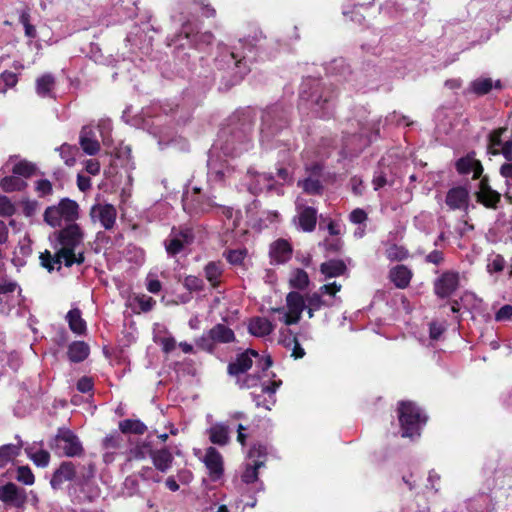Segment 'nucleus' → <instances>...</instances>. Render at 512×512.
<instances>
[{
    "label": "nucleus",
    "mask_w": 512,
    "mask_h": 512,
    "mask_svg": "<svg viewBox=\"0 0 512 512\" xmlns=\"http://www.w3.org/2000/svg\"><path fill=\"white\" fill-rule=\"evenodd\" d=\"M334 97H336V90L332 84H325L317 79H307L301 86L300 98L312 106L323 108L324 104Z\"/></svg>",
    "instance_id": "f257e3e1"
},
{
    "label": "nucleus",
    "mask_w": 512,
    "mask_h": 512,
    "mask_svg": "<svg viewBox=\"0 0 512 512\" xmlns=\"http://www.w3.org/2000/svg\"><path fill=\"white\" fill-rule=\"evenodd\" d=\"M398 412L402 437L419 436V431L427 420L426 416L421 414L420 409L414 403L406 401L400 403Z\"/></svg>",
    "instance_id": "f03ea898"
},
{
    "label": "nucleus",
    "mask_w": 512,
    "mask_h": 512,
    "mask_svg": "<svg viewBox=\"0 0 512 512\" xmlns=\"http://www.w3.org/2000/svg\"><path fill=\"white\" fill-rule=\"evenodd\" d=\"M287 125V111L283 106L274 104L262 112L260 132L262 138L270 139Z\"/></svg>",
    "instance_id": "7ed1b4c3"
},
{
    "label": "nucleus",
    "mask_w": 512,
    "mask_h": 512,
    "mask_svg": "<svg viewBox=\"0 0 512 512\" xmlns=\"http://www.w3.org/2000/svg\"><path fill=\"white\" fill-rule=\"evenodd\" d=\"M56 237L60 248L52 257L64 256L65 254L75 251L83 242L84 233L80 226L76 223H70L60 231L56 232Z\"/></svg>",
    "instance_id": "20e7f679"
},
{
    "label": "nucleus",
    "mask_w": 512,
    "mask_h": 512,
    "mask_svg": "<svg viewBox=\"0 0 512 512\" xmlns=\"http://www.w3.org/2000/svg\"><path fill=\"white\" fill-rule=\"evenodd\" d=\"M51 446H55L68 457L79 456L83 451L78 437L72 431L63 428L58 430Z\"/></svg>",
    "instance_id": "39448f33"
},
{
    "label": "nucleus",
    "mask_w": 512,
    "mask_h": 512,
    "mask_svg": "<svg viewBox=\"0 0 512 512\" xmlns=\"http://www.w3.org/2000/svg\"><path fill=\"white\" fill-rule=\"evenodd\" d=\"M41 265L46 268L49 272L54 269V265H58V270L61 268V263L64 261L66 267H71L73 264H82L85 261L83 252L78 254L75 251H71L64 256L52 257V254L46 250L40 255Z\"/></svg>",
    "instance_id": "423d86ee"
},
{
    "label": "nucleus",
    "mask_w": 512,
    "mask_h": 512,
    "mask_svg": "<svg viewBox=\"0 0 512 512\" xmlns=\"http://www.w3.org/2000/svg\"><path fill=\"white\" fill-rule=\"evenodd\" d=\"M194 240V235L190 229L175 230L172 229L169 239L165 241V248L169 255H176L181 252L185 246L190 245Z\"/></svg>",
    "instance_id": "0eeeda50"
},
{
    "label": "nucleus",
    "mask_w": 512,
    "mask_h": 512,
    "mask_svg": "<svg viewBox=\"0 0 512 512\" xmlns=\"http://www.w3.org/2000/svg\"><path fill=\"white\" fill-rule=\"evenodd\" d=\"M117 212L111 204H95L90 210V217L93 222L99 221L106 230L113 228Z\"/></svg>",
    "instance_id": "6e6552de"
},
{
    "label": "nucleus",
    "mask_w": 512,
    "mask_h": 512,
    "mask_svg": "<svg viewBox=\"0 0 512 512\" xmlns=\"http://www.w3.org/2000/svg\"><path fill=\"white\" fill-rule=\"evenodd\" d=\"M230 124L232 126L233 137L241 139L246 137L252 130L253 117L249 110L240 111L235 113L230 118Z\"/></svg>",
    "instance_id": "1a4fd4ad"
},
{
    "label": "nucleus",
    "mask_w": 512,
    "mask_h": 512,
    "mask_svg": "<svg viewBox=\"0 0 512 512\" xmlns=\"http://www.w3.org/2000/svg\"><path fill=\"white\" fill-rule=\"evenodd\" d=\"M459 286V275L456 272H444L434 283V291L440 298H446Z\"/></svg>",
    "instance_id": "9d476101"
},
{
    "label": "nucleus",
    "mask_w": 512,
    "mask_h": 512,
    "mask_svg": "<svg viewBox=\"0 0 512 512\" xmlns=\"http://www.w3.org/2000/svg\"><path fill=\"white\" fill-rule=\"evenodd\" d=\"M66 481H74L77 485V469L73 462L65 461L54 472L50 484L53 489H59Z\"/></svg>",
    "instance_id": "9b49d317"
},
{
    "label": "nucleus",
    "mask_w": 512,
    "mask_h": 512,
    "mask_svg": "<svg viewBox=\"0 0 512 512\" xmlns=\"http://www.w3.org/2000/svg\"><path fill=\"white\" fill-rule=\"evenodd\" d=\"M476 199L487 208L495 209L497 207L500 201V194L489 186L487 177L481 179L479 191L476 192Z\"/></svg>",
    "instance_id": "f8f14e48"
},
{
    "label": "nucleus",
    "mask_w": 512,
    "mask_h": 512,
    "mask_svg": "<svg viewBox=\"0 0 512 512\" xmlns=\"http://www.w3.org/2000/svg\"><path fill=\"white\" fill-rule=\"evenodd\" d=\"M0 500L12 504L16 507H22L27 497L23 490H19L18 487L13 483H8L0 487Z\"/></svg>",
    "instance_id": "ddd939ff"
},
{
    "label": "nucleus",
    "mask_w": 512,
    "mask_h": 512,
    "mask_svg": "<svg viewBox=\"0 0 512 512\" xmlns=\"http://www.w3.org/2000/svg\"><path fill=\"white\" fill-rule=\"evenodd\" d=\"M79 144L82 150L88 155H95L100 151V143L91 126L82 127L79 135Z\"/></svg>",
    "instance_id": "4468645a"
},
{
    "label": "nucleus",
    "mask_w": 512,
    "mask_h": 512,
    "mask_svg": "<svg viewBox=\"0 0 512 512\" xmlns=\"http://www.w3.org/2000/svg\"><path fill=\"white\" fill-rule=\"evenodd\" d=\"M148 455L158 471L166 473L172 467L174 457L168 448L149 449Z\"/></svg>",
    "instance_id": "2eb2a0df"
},
{
    "label": "nucleus",
    "mask_w": 512,
    "mask_h": 512,
    "mask_svg": "<svg viewBox=\"0 0 512 512\" xmlns=\"http://www.w3.org/2000/svg\"><path fill=\"white\" fill-rule=\"evenodd\" d=\"M204 463L212 479L216 480L222 476L223 459L221 454L214 447L207 448Z\"/></svg>",
    "instance_id": "dca6fc26"
},
{
    "label": "nucleus",
    "mask_w": 512,
    "mask_h": 512,
    "mask_svg": "<svg viewBox=\"0 0 512 512\" xmlns=\"http://www.w3.org/2000/svg\"><path fill=\"white\" fill-rule=\"evenodd\" d=\"M252 356L258 357L259 354L253 349H248L244 353L238 355L236 360L228 365V373L230 375L245 373L252 366Z\"/></svg>",
    "instance_id": "f3484780"
},
{
    "label": "nucleus",
    "mask_w": 512,
    "mask_h": 512,
    "mask_svg": "<svg viewBox=\"0 0 512 512\" xmlns=\"http://www.w3.org/2000/svg\"><path fill=\"white\" fill-rule=\"evenodd\" d=\"M469 192L464 187H455L448 191L446 204L451 209H467Z\"/></svg>",
    "instance_id": "a211bd4d"
},
{
    "label": "nucleus",
    "mask_w": 512,
    "mask_h": 512,
    "mask_svg": "<svg viewBox=\"0 0 512 512\" xmlns=\"http://www.w3.org/2000/svg\"><path fill=\"white\" fill-rule=\"evenodd\" d=\"M269 254L273 261L282 264L291 258L292 248L286 240L279 239L271 244Z\"/></svg>",
    "instance_id": "6ab92c4d"
},
{
    "label": "nucleus",
    "mask_w": 512,
    "mask_h": 512,
    "mask_svg": "<svg viewBox=\"0 0 512 512\" xmlns=\"http://www.w3.org/2000/svg\"><path fill=\"white\" fill-rule=\"evenodd\" d=\"M274 330V325L266 318L254 317L249 321L248 331L251 335L256 337H264L271 334Z\"/></svg>",
    "instance_id": "aec40b11"
},
{
    "label": "nucleus",
    "mask_w": 512,
    "mask_h": 512,
    "mask_svg": "<svg viewBox=\"0 0 512 512\" xmlns=\"http://www.w3.org/2000/svg\"><path fill=\"white\" fill-rule=\"evenodd\" d=\"M389 277L397 288L404 289L409 285L412 273L406 266L397 265L390 270Z\"/></svg>",
    "instance_id": "412c9836"
},
{
    "label": "nucleus",
    "mask_w": 512,
    "mask_h": 512,
    "mask_svg": "<svg viewBox=\"0 0 512 512\" xmlns=\"http://www.w3.org/2000/svg\"><path fill=\"white\" fill-rule=\"evenodd\" d=\"M211 338L216 343H230L235 340V334L232 329L224 324H216L209 330Z\"/></svg>",
    "instance_id": "4be33fe9"
},
{
    "label": "nucleus",
    "mask_w": 512,
    "mask_h": 512,
    "mask_svg": "<svg viewBox=\"0 0 512 512\" xmlns=\"http://www.w3.org/2000/svg\"><path fill=\"white\" fill-rule=\"evenodd\" d=\"M346 265L342 260L332 259L320 266V271L326 278L337 277L346 272Z\"/></svg>",
    "instance_id": "5701e85b"
},
{
    "label": "nucleus",
    "mask_w": 512,
    "mask_h": 512,
    "mask_svg": "<svg viewBox=\"0 0 512 512\" xmlns=\"http://www.w3.org/2000/svg\"><path fill=\"white\" fill-rule=\"evenodd\" d=\"M61 216L68 222H74L79 217V206L71 199L64 198L58 204Z\"/></svg>",
    "instance_id": "b1692460"
},
{
    "label": "nucleus",
    "mask_w": 512,
    "mask_h": 512,
    "mask_svg": "<svg viewBox=\"0 0 512 512\" xmlns=\"http://www.w3.org/2000/svg\"><path fill=\"white\" fill-rule=\"evenodd\" d=\"M67 354L71 362H82L89 355V346L83 341H75L70 344Z\"/></svg>",
    "instance_id": "393cba45"
},
{
    "label": "nucleus",
    "mask_w": 512,
    "mask_h": 512,
    "mask_svg": "<svg viewBox=\"0 0 512 512\" xmlns=\"http://www.w3.org/2000/svg\"><path fill=\"white\" fill-rule=\"evenodd\" d=\"M209 439L213 444L226 445L229 442L228 427L222 423L213 425L209 430Z\"/></svg>",
    "instance_id": "a878e982"
},
{
    "label": "nucleus",
    "mask_w": 512,
    "mask_h": 512,
    "mask_svg": "<svg viewBox=\"0 0 512 512\" xmlns=\"http://www.w3.org/2000/svg\"><path fill=\"white\" fill-rule=\"evenodd\" d=\"M317 222V211L312 207L304 208L299 214V225L306 231L311 232L314 230Z\"/></svg>",
    "instance_id": "bb28decb"
},
{
    "label": "nucleus",
    "mask_w": 512,
    "mask_h": 512,
    "mask_svg": "<svg viewBox=\"0 0 512 512\" xmlns=\"http://www.w3.org/2000/svg\"><path fill=\"white\" fill-rule=\"evenodd\" d=\"M119 430L123 434L142 435L147 431V426L138 419H125L119 422Z\"/></svg>",
    "instance_id": "cd10ccee"
},
{
    "label": "nucleus",
    "mask_w": 512,
    "mask_h": 512,
    "mask_svg": "<svg viewBox=\"0 0 512 512\" xmlns=\"http://www.w3.org/2000/svg\"><path fill=\"white\" fill-rule=\"evenodd\" d=\"M22 444V441L19 440L17 444H7L0 447V468L19 455Z\"/></svg>",
    "instance_id": "c85d7f7f"
},
{
    "label": "nucleus",
    "mask_w": 512,
    "mask_h": 512,
    "mask_svg": "<svg viewBox=\"0 0 512 512\" xmlns=\"http://www.w3.org/2000/svg\"><path fill=\"white\" fill-rule=\"evenodd\" d=\"M66 319L69 324V328L76 334H82L86 330V323L81 317V311L78 308L70 310Z\"/></svg>",
    "instance_id": "c756f323"
},
{
    "label": "nucleus",
    "mask_w": 512,
    "mask_h": 512,
    "mask_svg": "<svg viewBox=\"0 0 512 512\" xmlns=\"http://www.w3.org/2000/svg\"><path fill=\"white\" fill-rule=\"evenodd\" d=\"M286 304L288 311L298 316H301L303 310L306 307L305 300L302 295L295 291L288 293L286 296Z\"/></svg>",
    "instance_id": "7c9ffc66"
},
{
    "label": "nucleus",
    "mask_w": 512,
    "mask_h": 512,
    "mask_svg": "<svg viewBox=\"0 0 512 512\" xmlns=\"http://www.w3.org/2000/svg\"><path fill=\"white\" fill-rule=\"evenodd\" d=\"M205 277L211 283L212 287L218 286V279L222 274V267L220 263L217 262H209L205 268Z\"/></svg>",
    "instance_id": "2f4dec72"
},
{
    "label": "nucleus",
    "mask_w": 512,
    "mask_h": 512,
    "mask_svg": "<svg viewBox=\"0 0 512 512\" xmlns=\"http://www.w3.org/2000/svg\"><path fill=\"white\" fill-rule=\"evenodd\" d=\"M0 186L5 192H13L23 190L27 183L15 176H8L1 180Z\"/></svg>",
    "instance_id": "473e14b6"
},
{
    "label": "nucleus",
    "mask_w": 512,
    "mask_h": 512,
    "mask_svg": "<svg viewBox=\"0 0 512 512\" xmlns=\"http://www.w3.org/2000/svg\"><path fill=\"white\" fill-rule=\"evenodd\" d=\"M54 78L50 74H45L37 79L36 91L40 96H48L54 87Z\"/></svg>",
    "instance_id": "72a5a7b5"
},
{
    "label": "nucleus",
    "mask_w": 512,
    "mask_h": 512,
    "mask_svg": "<svg viewBox=\"0 0 512 512\" xmlns=\"http://www.w3.org/2000/svg\"><path fill=\"white\" fill-rule=\"evenodd\" d=\"M492 87L493 82L490 78H479L470 84V90L479 96L489 93Z\"/></svg>",
    "instance_id": "f704fd0d"
},
{
    "label": "nucleus",
    "mask_w": 512,
    "mask_h": 512,
    "mask_svg": "<svg viewBox=\"0 0 512 512\" xmlns=\"http://www.w3.org/2000/svg\"><path fill=\"white\" fill-rule=\"evenodd\" d=\"M289 282L292 287L302 290L308 286L309 277L303 269H296Z\"/></svg>",
    "instance_id": "c9c22d12"
},
{
    "label": "nucleus",
    "mask_w": 512,
    "mask_h": 512,
    "mask_svg": "<svg viewBox=\"0 0 512 512\" xmlns=\"http://www.w3.org/2000/svg\"><path fill=\"white\" fill-rule=\"evenodd\" d=\"M61 213L57 206H50L46 208L44 212V221L49 224L51 227H58L61 225Z\"/></svg>",
    "instance_id": "e433bc0d"
},
{
    "label": "nucleus",
    "mask_w": 512,
    "mask_h": 512,
    "mask_svg": "<svg viewBox=\"0 0 512 512\" xmlns=\"http://www.w3.org/2000/svg\"><path fill=\"white\" fill-rule=\"evenodd\" d=\"M25 451L37 466L45 467L48 465L50 454L47 451L40 450L37 452H32L31 448H26Z\"/></svg>",
    "instance_id": "4c0bfd02"
},
{
    "label": "nucleus",
    "mask_w": 512,
    "mask_h": 512,
    "mask_svg": "<svg viewBox=\"0 0 512 512\" xmlns=\"http://www.w3.org/2000/svg\"><path fill=\"white\" fill-rule=\"evenodd\" d=\"M500 174L505 178L506 186L508 188L505 193V198L512 203V163L503 164L500 168Z\"/></svg>",
    "instance_id": "58836bf2"
},
{
    "label": "nucleus",
    "mask_w": 512,
    "mask_h": 512,
    "mask_svg": "<svg viewBox=\"0 0 512 512\" xmlns=\"http://www.w3.org/2000/svg\"><path fill=\"white\" fill-rule=\"evenodd\" d=\"M35 170L36 166L33 163L23 160L15 164L12 171L16 175L28 178L34 174Z\"/></svg>",
    "instance_id": "ea45409f"
},
{
    "label": "nucleus",
    "mask_w": 512,
    "mask_h": 512,
    "mask_svg": "<svg viewBox=\"0 0 512 512\" xmlns=\"http://www.w3.org/2000/svg\"><path fill=\"white\" fill-rule=\"evenodd\" d=\"M157 471L158 470L155 469V467L144 466L138 472V476L143 481H152L154 483H159V482H161L162 477L159 475V473Z\"/></svg>",
    "instance_id": "a19ab883"
},
{
    "label": "nucleus",
    "mask_w": 512,
    "mask_h": 512,
    "mask_svg": "<svg viewBox=\"0 0 512 512\" xmlns=\"http://www.w3.org/2000/svg\"><path fill=\"white\" fill-rule=\"evenodd\" d=\"M17 83V76L13 72H3L0 75V92L5 93L8 88L15 86Z\"/></svg>",
    "instance_id": "79ce46f5"
},
{
    "label": "nucleus",
    "mask_w": 512,
    "mask_h": 512,
    "mask_svg": "<svg viewBox=\"0 0 512 512\" xmlns=\"http://www.w3.org/2000/svg\"><path fill=\"white\" fill-rule=\"evenodd\" d=\"M263 465L262 461H256L254 465L247 467L242 475V480L247 484L256 481L258 479V469Z\"/></svg>",
    "instance_id": "37998d69"
},
{
    "label": "nucleus",
    "mask_w": 512,
    "mask_h": 512,
    "mask_svg": "<svg viewBox=\"0 0 512 512\" xmlns=\"http://www.w3.org/2000/svg\"><path fill=\"white\" fill-rule=\"evenodd\" d=\"M95 466L89 463L86 466H82L81 471H77V485H83L94 477Z\"/></svg>",
    "instance_id": "c03bdc74"
},
{
    "label": "nucleus",
    "mask_w": 512,
    "mask_h": 512,
    "mask_svg": "<svg viewBox=\"0 0 512 512\" xmlns=\"http://www.w3.org/2000/svg\"><path fill=\"white\" fill-rule=\"evenodd\" d=\"M184 287L189 291H201L204 288V282L197 276L189 275L184 279Z\"/></svg>",
    "instance_id": "a18cd8bd"
},
{
    "label": "nucleus",
    "mask_w": 512,
    "mask_h": 512,
    "mask_svg": "<svg viewBox=\"0 0 512 512\" xmlns=\"http://www.w3.org/2000/svg\"><path fill=\"white\" fill-rule=\"evenodd\" d=\"M503 131H504L503 129H499V130L492 132L489 135L488 149H489V152L493 155H496L499 153V151L496 148L502 145L501 134Z\"/></svg>",
    "instance_id": "49530a36"
},
{
    "label": "nucleus",
    "mask_w": 512,
    "mask_h": 512,
    "mask_svg": "<svg viewBox=\"0 0 512 512\" xmlns=\"http://www.w3.org/2000/svg\"><path fill=\"white\" fill-rule=\"evenodd\" d=\"M77 151H78V149L76 147H71L66 144H64L60 147V154L68 166L74 165V163L76 161L75 157H74V153Z\"/></svg>",
    "instance_id": "de8ad7c7"
},
{
    "label": "nucleus",
    "mask_w": 512,
    "mask_h": 512,
    "mask_svg": "<svg viewBox=\"0 0 512 512\" xmlns=\"http://www.w3.org/2000/svg\"><path fill=\"white\" fill-rule=\"evenodd\" d=\"M504 265V258L501 255L497 254L493 258L488 259L487 270L489 273L501 272L504 269Z\"/></svg>",
    "instance_id": "09e8293b"
},
{
    "label": "nucleus",
    "mask_w": 512,
    "mask_h": 512,
    "mask_svg": "<svg viewBox=\"0 0 512 512\" xmlns=\"http://www.w3.org/2000/svg\"><path fill=\"white\" fill-rule=\"evenodd\" d=\"M228 57L233 61L235 68L238 69L239 79L248 73L249 67L246 65L244 58H239L234 52H231Z\"/></svg>",
    "instance_id": "8fccbe9b"
},
{
    "label": "nucleus",
    "mask_w": 512,
    "mask_h": 512,
    "mask_svg": "<svg viewBox=\"0 0 512 512\" xmlns=\"http://www.w3.org/2000/svg\"><path fill=\"white\" fill-rule=\"evenodd\" d=\"M302 187L304 191L309 194H319L322 189L320 181L313 178L305 179L302 183Z\"/></svg>",
    "instance_id": "3c124183"
},
{
    "label": "nucleus",
    "mask_w": 512,
    "mask_h": 512,
    "mask_svg": "<svg viewBox=\"0 0 512 512\" xmlns=\"http://www.w3.org/2000/svg\"><path fill=\"white\" fill-rule=\"evenodd\" d=\"M17 480L26 484L32 485L34 483V475L30 468L27 466H21L18 468Z\"/></svg>",
    "instance_id": "603ef678"
},
{
    "label": "nucleus",
    "mask_w": 512,
    "mask_h": 512,
    "mask_svg": "<svg viewBox=\"0 0 512 512\" xmlns=\"http://www.w3.org/2000/svg\"><path fill=\"white\" fill-rule=\"evenodd\" d=\"M196 345L198 348L207 351V352H213L215 348V342L211 338L210 332L208 331L207 335L201 336L197 342Z\"/></svg>",
    "instance_id": "864d4df0"
},
{
    "label": "nucleus",
    "mask_w": 512,
    "mask_h": 512,
    "mask_svg": "<svg viewBox=\"0 0 512 512\" xmlns=\"http://www.w3.org/2000/svg\"><path fill=\"white\" fill-rule=\"evenodd\" d=\"M474 159L470 157L461 158L456 162V169L460 174H469L473 169Z\"/></svg>",
    "instance_id": "5fc2aeb1"
},
{
    "label": "nucleus",
    "mask_w": 512,
    "mask_h": 512,
    "mask_svg": "<svg viewBox=\"0 0 512 512\" xmlns=\"http://www.w3.org/2000/svg\"><path fill=\"white\" fill-rule=\"evenodd\" d=\"M15 212V207L8 197L0 196V216H11Z\"/></svg>",
    "instance_id": "6e6d98bb"
},
{
    "label": "nucleus",
    "mask_w": 512,
    "mask_h": 512,
    "mask_svg": "<svg viewBox=\"0 0 512 512\" xmlns=\"http://www.w3.org/2000/svg\"><path fill=\"white\" fill-rule=\"evenodd\" d=\"M122 439L119 435H108L103 440V447L107 450L120 447Z\"/></svg>",
    "instance_id": "4d7b16f0"
},
{
    "label": "nucleus",
    "mask_w": 512,
    "mask_h": 512,
    "mask_svg": "<svg viewBox=\"0 0 512 512\" xmlns=\"http://www.w3.org/2000/svg\"><path fill=\"white\" fill-rule=\"evenodd\" d=\"M425 261L434 265H440L444 261V255L439 250H433L425 256Z\"/></svg>",
    "instance_id": "13d9d810"
},
{
    "label": "nucleus",
    "mask_w": 512,
    "mask_h": 512,
    "mask_svg": "<svg viewBox=\"0 0 512 512\" xmlns=\"http://www.w3.org/2000/svg\"><path fill=\"white\" fill-rule=\"evenodd\" d=\"M512 317V305H504L502 306L496 313L495 319L497 321L508 320Z\"/></svg>",
    "instance_id": "bf43d9fd"
},
{
    "label": "nucleus",
    "mask_w": 512,
    "mask_h": 512,
    "mask_svg": "<svg viewBox=\"0 0 512 512\" xmlns=\"http://www.w3.org/2000/svg\"><path fill=\"white\" fill-rule=\"evenodd\" d=\"M36 190L42 195H49L52 193V184L49 180L43 179L36 183Z\"/></svg>",
    "instance_id": "052dcab7"
},
{
    "label": "nucleus",
    "mask_w": 512,
    "mask_h": 512,
    "mask_svg": "<svg viewBox=\"0 0 512 512\" xmlns=\"http://www.w3.org/2000/svg\"><path fill=\"white\" fill-rule=\"evenodd\" d=\"M93 388V382L88 377H82L77 382V389L82 393H87Z\"/></svg>",
    "instance_id": "680f3d73"
},
{
    "label": "nucleus",
    "mask_w": 512,
    "mask_h": 512,
    "mask_svg": "<svg viewBox=\"0 0 512 512\" xmlns=\"http://www.w3.org/2000/svg\"><path fill=\"white\" fill-rule=\"evenodd\" d=\"M367 218V214L362 209H355L350 213V220L355 224L364 222Z\"/></svg>",
    "instance_id": "e2e57ef3"
},
{
    "label": "nucleus",
    "mask_w": 512,
    "mask_h": 512,
    "mask_svg": "<svg viewBox=\"0 0 512 512\" xmlns=\"http://www.w3.org/2000/svg\"><path fill=\"white\" fill-rule=\"evenodd\" d=\"M244 259V253L240 250H231L227 254V260L231 264H240Z\"/></svg>",
    "instance_id": "0e129e2a"
},
{
    "label": "nucleus",
    "mask_w": 512,
    "mask_h": 512,
    "mask_svg": "<svg viewBox=\"0 0 512 512\" xmlns=\"http://www.w3.org/2000/svg\"><path fill=\"white\" fill-rule=\"evenodd\" d=\"M387 183H389V180L387 179L386 174L382 171L376 174L373 178L375 190L385 186Z\"/></svg>",
    "instance_id": "69168bd1"
},
{
    "label": "nucleus",
    "mask_w": 512,
    "mask_h": 512,
    "mask_svg": "<svg viewBox=\"0 0 512 512\" xmlns=\"http://www.w3.org/2000/svg\"><path fill=\"white\" fill-rule=\"evenodd\" d=\"M323 245L326 250L330 252H338L341 249L342 243L339 239L329 240L326 239L323 242Z\"/></svg>",
    "instance_id": "338daca9"
},
{
    "label": "nucleus",
    "mask_w": 512,
    "mask_h": 512,
    "mask_svg": "<svg viewBox=\"0 0 512 512\" xmlns=\"http://www.w3.org/2000/svg\"><path fill=\"white\" fill-rule=\"evenodd\" d=\"M501 153L509 163H512V141H507L502 145Z\"/></svg>",
    "instance_id": "774afa93"
}]
</instances>
